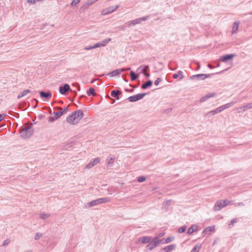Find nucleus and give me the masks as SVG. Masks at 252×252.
<instances>
[{
  "label": "nucleus",
  "instance_id": "39",
  "mask_svg": "<svg viewBox=\"0 0 252 252\" xmlns=\"http://www.w3.org/2000/svg\"><path fill=\"white\" fill-rule=\"evenodd\" d=\"M146 178L144 176H140L138 178L137 181H138V182L141 183V182L145 181L146 180Z\"/></svg>",
  "mask_w": 252,
  "mask_h": 252
},
{
  "label": "nucleus",
  "instance_id": "32",
  "mask_svg": "<svg viewBox=\"0 0 252 252\" xmlns=\"http://www.w3.org/2000/svg\"><path fill=\"white\" fill-rule=\"evenodd\" d=\"M96 1L95 0H88V1L84 4V6L86 7L87 6H89L94 3Z\"/></svg>",
  "mask_w": 252,
  "mask_h": 252
},
{
  "label": "nucleus",
  "instance_id": "9",
  "mask_svg": "<svg viewBox=\"0 0 252 252\" xmlns=\"http://www.w3.org/2000/svg\"><path fill=\"white\" fill-rule=\"evenodd\" d=\"M60 110L59 112H54L53 114L55 116V119H57L62 116L63 114H65L68 111V107H65L64 108H58Z\"/></svg>",
  "mask_w": 252,
  "mask_h": 252
},
{
  "label": "nucleus",
  "instance_id": "53",
  "mask_svg": "<svg viewBox=\"0 0 252 252\" xmlns=\"http://www.w3.org/2000/svg\"><path fill=\"white\" fill-rule=\"evenodd\" d=\"M4 117L3 115L0 114V122L4 119Z\"/></svg>",
  "mask_w": 252,
  "mask_h": 252
},
{
  "label": "nucleus",
  "instance_id": "19",
  "mask_svg": "<svg viewBox=\"0 0 252 252\" xmlns=\"http://www.w3.org/2000/svg\"><path fill=\"white\" fill-rule=\"evenodd\" d=\"M198 226L197 225L194 224L192 225L188 230L187 233L188 234H191L193 232L196 231L197 230Z\"/></svg>",
  "mask_w": 252,
  "mask_h": 252
},
{
  "label": "nucleus",
  "instance_id": "46",
  "mask_svg": "<svg viewBox=\"0 0 252 252\" xmlns=\"http://www.w3.org/2000/svg\"><path fill=\"white\" fill-rule=\"evenodd\" d=\"M141 73H143L147 77H149L150 76V73L145 72L143 69H141Z\"/></svg>",
  "mask_w": 252,
  "mask_h": 252
},
{
  "label": "nucleus",
  "instance_id": "13",
  "mask_svg": "<svg viewBox=\"0 0 252 252\" xmlns=\"http://www.w3.org/2000/svg\"><path fill=\"white\" fill-rule=\"evenodd\" d=\"M124 71H125V70L123 68L117 69L109 72L107 75L110 77L118 76Z\"/></svg>",
  "mask_w": 252,
  "mask_h": 252
},
{
  "label": "nucleus",
  "instance_id": "25",
  "mask_svg": "<svg viewBox=\"0 0 252 252\" xmlns=\"http://www.w3.org/2000/svg\"><path fill=\"white\" fill-rule=\"evenodd\" d=\"M130 76L131 77V80L132 81L136 80L139 77V75L136 74V73L133 71H131L130 72Z\"/></svg>",
  "mask_w": 252,
  "mask_h": 252
},
{
  "label": "nucleus",
  "instance_id": "22",
  "mask_svg": "<svg viewBox=\"0 0 252 252\" xmlns=\"http://www.w3.org/2000/svg\"><path fill=\"white\" fill-rule=\"evenodd\" d=\"M100 204L101 203L100 202L99 199L98 198L89 202L88 203V205L89 207H92Z\"/></svg>",
  "mask_w": 252,
  "mask_h": 252
},
{
  "label": "nucleus",
  "instance_id": "45",
  "mask_svg": "<svg viewBox=\"0 0 252 252\" xmlns=\"http://www.w3.org/2000/svg\"><path fill=\"white\" fill-rule=\"evenodd\" d=\"M114 160H115V158H112V157L110 158L108 161V164L110 165H112L114 163Z\"/></svg>",
  "mask_w": 252,
  "mask_h": 252
},
{
  "label": "nucleus",
  "instance_id": "17",
  "mask_svg": "<svg viewBox=\"0 0 252 252\" xmlns=\"http://www.w3.org/2000/svg\"><path fill=\"white\" fill-rule=\"evenodd\" d=\"M99 162V159L98 158H95L93 161L90 162L86 166V168L90 169L94 166L97 163Z\"/></svg>",
  "mask_w": 252,
  "mask_h": 252
},
{
  "label": "nucleus",
  "instance_id": "42",
  "mask_svg": "<svg viewBox=\"0 0 252 252\" xmlns=\"http://www.w3.org/2000/svg\"><path fill=\"white\" fill-rule=\"evenodd\" d=\"M42 236V234L40 233H37L34 237V239L36 240H38Z\"/></svg>",
  "mask_w": 252,
  "mask_h": 252
},
{
  "label": "nucleus",
  "instance_id": "58",
  "mask_svg": "<svg viewBox=\"0 0 252 252\" xmlns=\"http://www.w3.org/2000/svg\"><path fill=\"white\" fill-rule=\"evenodd\" d=\"M208 66L209 68H211V69H212L214 67L213 66H212V65H211L210 64H209L208 65Z\"/></svg>",
  "mask_w": 252,
  "mask_h": 252
},
{
  "label": "nucleus",
  "instance_id": "44",
  "mask_svg": "<svg viewBox=\"0 0 252 252\" xmlns=\"http://www.w3.org/2000/svg\"><path fill=\"white\" fill-rule=\"evenodd\" d=\"M161 81V79L160 78H158L157 80L155 81V85L158 86L159 83Z\"/></svg>",
  "mask_w": 252,
  "mask_h": 252
},
{
  "label": "nucleus",
  "instance_id": "26",
  "mask_svg": "<svg viewBox=\"0 0 252 252\" xmlns=\"http://www.w3.org/2000/svg\"><path fill=\"white\" fill-rule=\"evenodd\" d=\"M39 216L41 219L45 220L50 216V215L49 214H46L44 212H41L39 214Z\"/></svg>",
  "mask_w": 252,
  "mask_h": 252
},
{
  "label": "nucleus",
  "instance_id": "57",
  "mask_svg": "<svg viewBox=\"0 0 252 252\" xmlns=\"http://www.w3.org/2000/svg\"><path fill=\"white\" fill-rule=\"evenodd\" d=\"M124 70H125V71H127V70H130V67H127V68H123Z\"/></svg>",
  "mask_w": 252,
  "mask_h": 252
},
{
  "label": "nucleus",
  "instance_id": "62",
  "mask_svg": "<svg viewBox=\"0 0 252 252\" xmlns=\"http://www.w3.org/2000/svg\"><path fill=\"white\" fill-rule=\"evenodd\" d=\"M77 89L78 91H80V87L79 85H77Z\"/></svg>",
  "mask_w": 252,
  "mask_h": 252
},
{
  "label": "nucleus",
  "instance_id": "40",
  "mask_svg": "<svg viewBox=\"0 0 252 252\" xmlns=\"http://www.w3.org/2000/svg\"><path fill=\"white\" fill-rule=\"evenodd\" d=\"M238 113H241L246 111L244 106L239 107L237 109Z\"/></svg>",
  "mask_w": 252,
  "mask_h": 252
},
{
  "label": "nucleus",
  "instance_id": "41",
  "mask_svg": "<svg viewBox=\"0 0 252 252\" xmlns=\"http://www.w3.org/2000/svg\"><path fill=\"white\" fill-rule=\"evenodd\" d=\"M80 2V0H73L71 3V6H74Z\"/></svg>",
  "mask_w": 252,
  "mask_h": 252
},
{
  "label": "nucleus",
  "instance_id": "37",
  "mask_svg": "<svg viewBox=\"0 0 252 252\" xmlns=\"http://www.w3.org/2000/svg\"><path fill=\"white\" fill-rule=\"evenodd\" d=\"M10 242V239L9 238H7L3 242V243H2V246H7L8 245Z\"/></svg>",
  "mask_w": 252,
  "mask_h": 252
},
{
  "label": "nucleus",
  "instance_id": "5",
  "mask_svg": "<svg viewBox=\"0 0 252 252\" xmlns=\"http://www.w3.org/2000/svg\"><path fill=\"white\" fill-rule=\"evenodd\" d=\"M150 16V15H147L144 17L138 18L137 19H134L133 20L128 21L126 23V24L128 26L130 27L131 26H135L137 24H141L142 22H145L147 21L149 18Z\"/></svg>",
  "mask_w": 252,
  "mask_h": 252
},
{
  "label": "nucleus",
  "instance_id": "21",
  "mask_svg": "<svg viewBox=\"0 0 252 252\" xmlns=\"http://www.w3.org/2000/svg\"><path fill=\"white\" fill-rule=\"evenodd\" d=\"M214 230V226H208L205 228L203 231V233L204 234H210L211 232Z\"/></svg>",
  "mask_w": 252,
  "mask_h": 252
},
{
  "label": "nucleus",
  "instance_id": "43",
  "mask_svg": "<svg viewBox=\"0 0 252 252\" xmlns=\"http://www.w3.org/2000/svg\"><path fill=\"white\" fill-rule=\"evenodd\" d=\"M172 241L171 238L170 237L167 238L166 240L163 239V241H162L161 243H168Z\"/></svg>",
  "mask_w": 252,
  "mask_h": 252
},
{
  "label": "nucleus",
  "instance_id": "33",
  "mask_svg": "<svg viewBox=\"0 0 252 252\" xmlns=\"http://www.w3.org/2000/svg\"><path fill=\"white\" fill-rule=\"evenodd\" d=\"M201 248V246L197 245H195L193 248L191 250V252H198L200 249Z\"/></svg>",
  "mask_w": 252,
  "mask_h": 252
},
{
  "label": "nucleus",
  "instance_id": "30",
  "mask_svg": "<svg viewBox=\"0 0 252 252\" xmlns=\"http://www.w3.org/2000/svg\"><path fill=\"white\" fill-rule=\"evenodd\" d=\"M238 221V220L237 218H235L232 219L230 222L228 224V227L229 228H231L234 225V224Z\"/></svg>",
  "mask_w": 252,
  "mask_h": 252
},
{
  "label": "nucleus",
  "instance_id": "55",
  "mask_svg": "<svg viewBox=\"0 0 252 252\" xmlns=\"http://www.w3.org/2000/svg\"><path fill=\"white\" fill-rule=\"evenodd\" d=\"M219 109H220V111L221 112L222 111H223V110H225L224 109V108L223 107V105H222L220 107H219Z\"/></svg>",
  "mask_w": 252,
  "mask_h": 252
},
{
  "label": "nucleus",
  "instance_id": "11",
  "mask_svg": "<svg viewBox=\"0 0 252 252\" xmlns=\"http://www.w3.org/2000/svg\"><path fill=\"white\" fill-rule=\"evenodd\" d=\"M70 89V86L67 84H65L63 86H60L59 88V92L61 94L64 95L66 92Z\"/></svg>",
  "mask_w": 252,
  "mask_h": 252
},
{
  "label": "nucleus",
  "instance_id": "15",
  "mask_svg": "<svg viewBox=\"0 0 252 252\" xmlns=\"http://www.w3.org/2000/svg\"><path fill=\"white\" fill-rule=\"evenodd\" d=\"M234 56V54H227L220 57V60L222 62H226L228 60H231Z\"/></svg>",
  "mask_w": 252,
  "mask_h": 252
},
{
  "label": "nucleus",
  "instance_id": "50",
  "mask_svg": "<svg viewBox=\"0 0 252 252\" xmlns=\"http://www.w3.org/2000/svg\"><path fill=\"white\" fill-rule=\"evenodd\" d=\"M93 49H94V46H89L85 47L84 48V49L86 50H89Z\"/></svg>",
  "mask_w": 252,
  "mask_h": 252
},
{
  "label": "nucleus",
  "instance_id": "24",
  "mask_svg": "<svg viewBox=\"0 0 252 252\" xmlns=\"http://www.w3.org/2000/svg\"><path fill=\"white\" fill-rule=\"evenodd\" d=\"M31 92V90L27 89L26 90H24V91L22 92L17 96L18 99H20L21 97L25 96L27 94Z\"/></svg>",
  "mask_w": 252,
  "mask_h": 252
},
{
  "label": "nucleus",
  "instance_id": "35",
  "mask_svg": "<svg viewBox=\"0 0 252 252\" xmlns=\"http://www.w3.org/2000/svg\"><path fill=\"white\" fill-rule=\"evenodd\" d=\"M217 114V112L216 111V110L214 109V110H213L207 113L206 115L209 117L211 115H214Z\"/></svg>",
  "mask_w": 252,
  "mask_h": 252
},
{
  "label": "nucleus",
  "instance_id": "47",
  "mask_svg": "<svg viewBox=\"0 0 252 252\" xmlns=\"http://www.w3.org/2000/svg\"><path fill=\"white\" fill-rule=\"evenodd\" d=\"M234 205L236 207H237V206H244V204L241 202H237V203H234Z\"/></svg>",
  "mask_w": 252,
  "mask_h": 252
},
{
  "label": "nucleus",
  "instance_id": "48",
  "mask_svg": "<svg viewBox=\"0 0 252 252\" xmlns=\"http://www.w3.org/2000/svg\"><path fill=\"white\" fill-rule=\"evenodd\" d=\"M178 74H179V75L180 76L179 80H181V79H182L184 77L183 74V72L182 71L179 70L178 72Z\"/></svg>",
  "mask_w": 252,
  "mask_h": 252
},
{
  "label": "nucleus",
  "instance_id": "51",
  "mask_svg": "<svg viewBox=\"0 0 252 252\" xmlns=\"http://www.w3.org/2000/svg\"><path fill=\"white\" fill-rule=\"evenodd\" d=\"M148 69H149L148 65H143V69L144 70L145 72H146Z\"/></svg>",
  "mask_w": 252,
  "mask_h": 252
},
{
  "label": "nucleus",
  "instance_id": "1",
  "mask_svg": "<svg viewBox=\"0 0 252 252\" xmlns=\"http://www.w3.org/2000/svg\"><path fill=\"white\" fill-rule=\"evenodd\" d=\"M83 112L81 110H78L73 112L66 118L67 123L72 125L77 124L83 117Z\"/></svg>",
  "mask_w": 252,
  "mask_h": 252
},
{
  "label": "nucleus",
  "instance_id": "60",
  "mask_svg": "<svg viewBox=\"0 0 252 252\" xmlns=\"http://www.w3.org/2000/svg\"><path fill=\"white\" fill-rule=\"evenodd\" d=\"M54 120V118L53 117H50V121H53Z\"/></svg>",
  "mask_w": 252,
  "mask_h": 252
},
{
  "label": "nucleus",
  "instance_id": "36",
  "mask_svg": "<svg viewBox=\"0 0 252 252\" xmlns=\"http://www.w3.org/2000/svg\"><path fill=\"white\" fill-rule=\"evenodd\" d=\"M186 229L187 226L185 225L183 226L178 230V232L180 233H183L186 231Z\"/></svg>",
  "mask_w": 252,
  "mask_h": 252
},
{
  "label": "nucleus",
  "instance_id": "49",
  "mask_svg": "<svg viewBox=\"0 0 252 252\" xmlns=\"http://www.w3.org/2000/svg\"><path fill=\"white\" fill-rule=\"evenodd\" d=\"M172 108L167 109L163 111V113L167 114L171 112L172 111Z\"/></svg>",
  "mask_w": 252,
  "mask_h": 252
},
{
  "label": "nucleus",
  "instance_id": "14",
  "mask_svg": "<svg viewBox=\"0 0 252 252\" xmlns=\"http://www.w3.org/2000/svg\"><path fill=\"white\" fill-rule=\"evenodd\" d=\"M39 95L41 98H46L50 99L52 97V93L50 92H45L44 91H40Z\"/></svg>",
  "mask_w": 252,
  "mask_h": 252
},
{
  "label": "nucleus",
  "instance_id": "16",
  "mask_svg": "<svg viewBox=\"0 0 252 252\" xmlns=\"http://www.w3.org/2000/svg\"><path fill=\"white\" fill-rule=\"evenodd\" d=\"M215 96H216V93H209V94H207V95H205L204 96L200 98L199 101L201 103L203 102L207 99H208L210 98L214 97Z\"/></svg>",
  "mask_w": 252,
  "mask_h": 252
},
{
  "label": "nucleus",
  "instance_id": "20",
  "mask_svg": "<svg viewBox=\"0 0 252 252\" xmlns=\"http://www.w3.org/2000/svg\"><path fill=\"white\" fill-rule=\"evenodd\" d=\"M153 81L151 80H149L141 85V89L144 90L146 89L147 88L151 87Z\"/></svg>",
  "mask_w": 252,
  "mask_h": 252
},
{
  "label": "nucleus",
  "instance_id": "59",
  "mask_svg": "<svg viewBox=\"0 0 252 252\" xmlns=\"http://www.w3.org/2000/svg\"><path fill=\"white\" fill-rule=\"evenodd\" d=\"M216 111H217V113L221 112L220 109H219V107H218L217 109H216Z\"/></svg>",
  "mask_w": 252,
  "mask_h": 252
},
{
  "label": "nucleus",
  "instance_id": "10",
  "mask_svg": "<svg viewBox=\"0 0 252 252\" xmlns=\"http://www.w3.org/2000/svg\"><path fill=\"white\" fill-rule=\"evenodd\" d=\"M151 237L150 236H144L138 238L136 243L137 244H147L151 240Z\"/></svg>",
  "mask_w": 252,
  "mask_h": 252
},
{
  "label": "nucleus",
  "instance_id": "34",
  "mask_svg": "<svg viewBox=\"0 0 252 252\" xmlns=\"http://www.w3.org/2000/svg\"><path fill=\"white\" fill-rule=\"evenodd\" d=\"M171 202V200H167L165 202H164L163 204V209H167V207L168 206H169V205L170 204Z\"/></svg>",
  "mask_w": 252,
  "mask_h": 252
},
{
  "label": "nucleus",
  "instance_id": "12",
  "mask_svg": "<svg viewBox=\"0 0 252 252\" xmlns=\"http://www.w3.org/2000/svg\"><path fill=\"white\" fill-rule=\"evenodd\" d=\"M110 40H111L110 38L105 39V40H104L101 42L95 43L94 45H93L94 48H94H98V47H104V46H106Z\"/></svg>",
  "mask_w": 252,
  "mask_h": 252
},
{
  "label": "nucleus",
  "instance_id": "31",
  "mask_svg": "<svg viewBox=\"0 0 252 252\" xmlns=\"http://www.w3.org/2000/svg\"><path fill=\"white\" fill-rule=\"evenodd\" d=\"M99 199L101 204L106 202H109L111 201L110 199L108 197L100 198Z\"/></svg>",
  "mask_w": 252,
  "mask_h": 252
},
{
  "label": "nucleus",
  "instance_id": "29",
  "mask_svg": "<svg viewBox=\"0 0 252 252\" xmlns=\"http://www.w3.org/2000/svg\"><path fill=\"white\" fill-rule=\"evenodd\" d=\"M238 101H231L230 103H228L224 105H223V107L224 108V109H226L228 108L229 107L232 106V105H234Z\"/></svg>",
  "mask_w": 252,
  "mask_h": 252
},
{
  "label": "nucleus",
  "instance_id": "56",
  "mask_svg": "<svg viewBox=\"0 0 252 252\" xmlns=\"http://www.w3.org/2000/svg\"><path fill=\"white\" fill-rule=\"evenodd\" d=\"M164 235V233H161L160 234H159L158 236H157L156 237H159V239H160V237H162V236Z\"/></svg>",
  "mask_w": 252,
  "mask_h": 252
},
{
  "label": "nucleus",
  "instance_id": "54",
  "mask_svg": "<svg viewBox=\"0 0 252 252\" xmlns=\"http://www.w3.org/2000/svg\"><path fill=\"white\" fill-rule=\"evenodd\" d=\"M142 69H143V65H141L140 66H139L137 69V71L139 70L140 71V73H141Z\"/></svg>",
  "mask_w": 252,
  "mask_h": 252
},
{
  "label": "nucleus",
  "instance_id": "61",
  "mask_svg": "<svg viewBox=\"0 0 252 252\" xmlns=\"http://www.w3.org/2000/svg\"><path fill=\"white\" fill-rule=\"evenodd\" d=\"M122 77H123V78L124 79V81H126V82H127V80L125 78V77H124V75H123V76H122Z\"/></svg>",
  "mask_w": 252,
  "mask_h": 252
},
{
  "label": "nucleus",
  "instance_id": "64",
  "mask_svg": "<svg viewBox=\"0 0 252 252\" xmlns=\"http://www.w3.org/2000/svg\"><path fill=\"white\" fill-rule=\"evenodd\" d=\"M200 64L198 63V65H197V69H199L200 68Z\"/></svg>",
  "mask_w": 252,
  "mask_h": 252
},
{
  "label": "nucleus",
  "instance_id": "63",
  "mask_svg": "<svg viewBox=\"0 0 252 252\" xmlns=\"http://www.w3.org/2000/svg\"><path fill=\"white\" fill-rule=\"evenodd\" d=\"M31 2L32 3L34 4V3H35V1L34 0H33L32 1L31 0Z\"/></svg>",
  "mask_w": 252,
  "mask_h": 252
},
{
  "label": "nucleus",
  "instance_id": "3",
  "mask_svg": "<svg viewBox=\"0 0 252 252\" xmlns=\"http://www.w3.org/2000/svg\"><path fill=\"white\" fill-rule=\"evenodd\" d=\"M163 241V239H159V237H155L153 239H151L149 244L146 246L145 252L148 251H152L155 248L158 246L162 241Z\"/></svg>",
  "mask_w": 252,
  "mask_h": 252
},
{
  "label": "nucleus",
  "instance_id": "7",
  "mask_svg": "<svg viewBox=\"0 0 252 252\" xmlns=\"http://www.w3.org/2000/svg\"><path fill=\"white\" fill-rule=\"evenodd\" d=\"M119 7V5H117L115 6H110L107 8L102 10L101 14L102 15H106L116 11Z\"/></svg>",
  "mask_w": 252,
  "mask_h": 252
},
{
  "label": "nucleus",
  "instance_id": "27",
  "mask_svg": "<svg viewBox=\"0 0 252 252\" xmlns=\"http://www.w3.org/2000/svg\"><path fill=\"white\" fill-rule=\"evenodd\" d=\"M173 249V244H171L169 245L164 249H162V251H164V252H169L171 251Z\"/></svg>",
  "mask_w": 252,
  "mask_h": 252
},
{
  "label": "nucleus",
  "instance_id": "28",
  "mask_svg": "<svg viewBox=\"0 0 252 252\" xmlns=\"http://www.w3.org/2000/svg\"><path fill=\"white\" fill-rule=\"evenodd\" d=\"M87 94L88 95H93L95 96L96 94L95 92V90L93 88H91L88 91H87Z\"/></svg>",
  "mask_w": 252,
  "mask_h": 252
},
{
  "label": "nucleus",
  "instance_id": "2",
  "mask_svg": "<svg viewBox=\"0 0 252 252\" xmlns=\"http://www.w3.org/2000/svg\"><path fill=\"white\" fill-rule=\"evenodd\" d=\"M32 124L28 126H24L20 130V136L24 139L30 138L34 132Z\"/></svg>",
  "mask_w": 252,
  "mask_h": 252
},
{
  "label": "nucleus",
  "instance_id": "38",
  "mask_svg": "<svg viewBox=\"0 0 252 252\" xmlns=\"http://www.w3.org/2000/svg\"><path fill=\"white\" fill-rule=\"evenodd\" d=\"M245 108L246 110L252 109V103H249L244 105Z\"/></svg>",
  "mask_w": 252,
  "mask_h": 252
},
{
  "label": "nucleus",
  "instance_id": "6",
  "mask_svg": "<svg viewBox=\"0 0 252 252\" xmlns=\"http://www.w3.org/2000/svg\"><path fill=\"white\" fill-rule=\"evenodd\" d=\"M146 95V93H140L136 95L130 96L128 97V99L129 101L133 102L138 101L142 99L145 95Z\"/></svg>",
  "mask_w": 252,
  "mask_h": 252
},
{
  "label": "nucleus",
  "instance_id": "8",
  "mask_svg": "<svg viewBox=\"0 0 252 252\" xmlns=\"http://www.w3.org/2000/svg\"><path fill=\"white\" fill-rule=\"evenodd\" d=\"M213 74H198L192 75L190 78L191 80H203L209 77Z\"/></svg>",
  "mask_w": 252,
  "mask_h": 252
},
{
  "label": "nucleus",
  "instance_id": "4",
  "mask_svg": "<svg viewBox=\"0 0 252 252\" xmlns=\"http://www.w3.org/2000/svg\"><path fill=\"white\" fill-rule=\"evenodd\" d=\"M230 203V201L228 200H219L216 202L213 209L215 211H220L222 208L228 205Z\"/></svg>",
  "mask_w": 252,
  "mask_h": 252
},
{
  "label": "nucleus",
  "instance_id": "23",
  "mask_svg": "<svg viewBox=\"0 0 252 252\" xmlns=\"http://www.w3.org/2000/svg\"><path fill=\"white\" fill-rule=\"evenodd\" d=\"M239 25V22H235L234 23V25H233L232 31V34H235L237 32L238 30Z\"/></svg>",
  "mask_w": 252,
  "mask_h": 252
},
{
  "label": "nucleus",
  "instance_id": "18",
  "mask_svg": "<svg viewBox=\"0 0 252 252\" xmlns=\"http://www.w3.org/2000/svg\"><path fill=\"white\" fill-rule=\"evenodd\" d=\"M122 94V92L119 90H113L111 92V95L115 97L116 99H119V95Z\"/></svg>",
  "mask_w": 252,
  "mask_h": 252
},
{
  "label": "nucleus",
  "instance_id": "52",
  "mask_svg": "<svg viewBox=\"0 0 252 252\" xmlns=\"http://www.w3.org/2000/svg\"><path fill=\"white\" fill-rule=\"evenodd\" d=\"M179 77L180 76L179 75V74H178V73H174V79H179Z\"/></svg>",
  "mask_w": 252,
  "mask_h": 252
}]
</instances>
